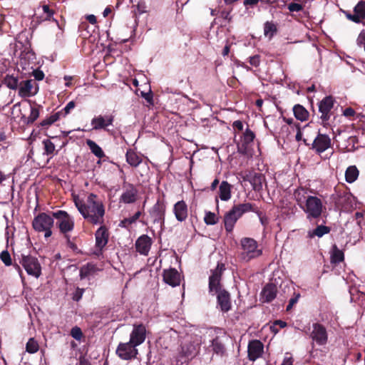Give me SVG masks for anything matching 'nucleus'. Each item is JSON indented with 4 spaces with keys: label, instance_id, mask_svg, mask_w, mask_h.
Instances as JSON below:
<instances>
[{
    "label": "nucleus",
    "instance_id": "nucleus-13",
    "mask_svg": "<svg viewBox=\"0 0 365 365\" xmlns=\"http://www.w3.org/2000/svg\"><path fill=\"white\" fill-rule=\"evenodd\" d=\"M96 237V251L95 254L98 255L108 242L109 233L105 226L100 227L95 234Z\"/></svg>",
    "mask_w": 365,
    "mask_h": 365
},
{
    "label": "nucleus",
    "instance_id": "nucleus-53",
    "mask_svg": "<svg viewBox=\"0 0 365 365\" xmlns=\"http://www.w3.org/2000/svg\"><path fill=\"white\" fill-rule=\"evenodd\" d=\"M355 114H356L355 110L350 107L346 108L343 110V115L346 118L354 117L355 115Z\"/></svg>",
    "mask_w": 365,
    "mask_h": 365
},
{
    "label": "nucleus",
    "instance_id": "nucleus-3",
    "mask_svg": "<svg viewBox=\"0 0 365 365\" xmlns=\"http://www.w3.org/2000/svg\"><path fill=\"white\" fill-rule=\"evenodd\" d=\"M240 260L248 262L262 255V251L258 247L256 240L250 237H244L240 240Z\"/></svg>",
    "mask_w": 365,
    "mask_h": 365
},
{
    "label": "nucleus",
    "instance_id": "nucleus-5",
    "mask_svg": "<svg viewBox=\"0 0 365 365\" xmlns=\"http://www.w3.org/2000/svg\"><path fill=\"white\" fill-rule=\"evenodd\" d=\"M301 209L306 213L307 218L311 220L319 218L326 208L321 199L316 196H309L306 203L302 205Z\"/></svg>",
    "mask_w": 365,
    "mask_h": 365
},
{
    "label": "nucleus",
    "instance_id": "nucleus-50",
    "mask_svg": "<svg viewBox=\"0 0 365 365\" xmlns=\"http://www.w3.org/2000/svg\"><path fill=\"white\" fill-rule=\"evenodd\" d=\"M71 335L75 339L81 340V339L83 336V333L81 331V329L79 327H75L72 328V329L71 331Z\"/></svg>",
    "mask_w": 365,
    "mask_h": 365
},
{
    "label": "nucleus",
    "instance_id": "nucleus-31",
    "mask_svg": "<svg viewBox=\"0 0 365 365\" xmlns=\"http://www.w3.org/2000/svg\"><path fill=\"white\" fill-rule=\"evenodd\" d=\"M126 161L131 166L137 167L142 162V158L134 150L130 149L126 153Z\"/></svg>",
    "mask_w": 365,
    "mask_h": 365
},
{
    "label": "nucleus",
    "instance_id": "nucleus-47",
    "mask_svg": "<svg viewBox=\"0 0 365 365\" xmlns=\"http://www.w3.org/2000/svg\"><path fill=\"white\" fill-rule=\"evenodd\" d=\"M27 48H26L23 52L21 53L20 54V60H21V63H23V61L24 60H26V59H28L29 61H34L35 59V53L31 51H29L28 50L27 51H26Z\"/></svg>",
    "mask_w": 365,
    "mask_h": 365
},
{
    "label": "nucleus",
    "instance_id": "nucleus-48",
    "mask_svg": "<svg viewBox=\"0 0 365 365\" xmlns=\"http://www.w3.org/2000/svg\"><path fill=\"white\" fill-rule=\"evenodd\" d=\"M0 259H1V261L4 263V264L6 266H9L12 263L10 254L6 250H4L1 252Z\"/></svg>",
    "mask_w": 365,
    "mask_h": 365
},
{
    "label": "nucleus",
    "instance_id": "nucleus-30",
    "mask_svg": "<svg viewBox=\"0 0 365 365\" xmlns=\"http://www.w3.org/2000/svg\"><path fill=\"white\" fill-rule=\"evenodd\" d=\"M330 232V228L327 226L324 225H319L315 229L312 230H309L307 232V236L309 238H313L314 237H322L326 234H328Z\"/></svg>",
    "mask_w": 365,
    "mask_h": 365
},
{
    "label": "nucleus",
    "instance_id": "nucleus-35",
    "mask_svg": "<svg viewBox=\"0 0 365 365\" xmlns=\"http://www.w3.org/2000/svg\"><path fill=\"white\" fill-rule=\"evenodd\" d=\"M293 111L294 116L302 121L305 120L308 116L307 110L300 105L294 106Z\"/></svg>",
    "mask_w": 365,
    "mask_h": 365
},
{
    "label": "nucleus",
    "instance_id": "nucleus-46",
    "mask_svg": "<svg viewBox=\"0 0 365 365\" xmlns=\"http://www.w3.org/2000/svg\"><path fill=\"white\" fill-rule=\"evenodd\" d=\"M255 138V134L252 131L249 129H247L242 137V143L244 145H249L250 143L253 141Z\"/></svg>",
    "mask_w": 365,
    "mask_h": 365
},
{
    "label": "nucleus",
    "instance_id": "nucleus-7",
    "mask_svg": "<svg viewBox=\"0 0 365 365\" xmlns=\"http://www.w3.org/2000/svg\"><path fill=\"white\" fill-rule=\"evenodd\" d=\"M200 344V337L188 336L184 339L181 345V351L184 356L192 357L198 353Z\"/></svg>",
    "mask_w": 365,
    "mask_h": 365
},
{
    "label": "nucleus",
    "instance_id": "nucleus-6",
    "mask_svg": "<svg viewBox=\"0 0 365 365\" xmlns=\"http://www.w3.org/2000/svg\"><path fill=\"white\" fill-rule=\"evenodd\" d=\"M53 217L56 220V224L61 233L67 237L68 233L74 227V220L66 211L58 210L53 212Z\"/></svg>",
    "mask_w": 365,
    "mask_h": 365
},
{
    "label": "nucleus",
    "instance_id": "nucleus-1",
    "mask_svg": "<svg viewBox=\"0 0 365 365\" xmlns=\"http://www.w3.org/2000/svg\"><path fill=\"white\" fill-rule=\"evenodd\" d=\"M73 198L76 207L85 220L94 225L103 222L105 208L97 195L91 193L83 199L77 195H73Z\"/></svg>",
    "mask_w": 365,
    "mask_h": 365
},
{
    "label": "nucleus",
    "instance_id": "nucleus-28",
    "mask_svg": "<svg viewBox=\"0 0 365 365\" xmlns=\"http://www.w3.org/2000/svg\"><path fill=\"white\" fill-rule=\"evenodd\" d=\"M207 351L213 352L217 355H222L225 352V347L218 337L212 339L210 346L207 347Z\"/></svg>",
    "mask_w": 365,
    "mask_h": 365
},
{
    "label": "nucleus",
    "instance_id": "nucleus-40",
    "mask_svg": "<svg viewBox=\"0 0 365 365\" xmlns=\"http://www.w3.org/2000/svg\"><path fill=\"white\" fill-rule=\"evenodd\" d=\"M263 176L260 174H255L252 179L250 182L252 185V187L255 190H259L262 187Z\"/></svg>",
    "mask_w": 365,
    "mask_h": 365
},
{
    "label": "nucleus",
    "instance_id": "nucleus-42",
    "mask_svg": "<svg viewBox=\"0 0 365 365\" xmlns=\"http://www.w3.org/2000/svg\"><path fill=\"white\" fill-rule=\"evenodd\" d=\"M39 116V110L37 108L31 106L30 114L25 118L24 122L26 124L33 123Z\"/></svg>",
    "mask_w": 365,
    "mask_h": 365
},
{
    "label": "nucleus",
    "instance_id": "nucleus-44",
    "mask_svg": "<svg viewBox=\"0 0 365 365\" xmlns=\"http://www.w3.org/2000/svg\"><path fill=\"white\" fill-rule=\"evenodd\" d=\"M218 217L212 212H207L204 217L205 224L209 225H215L218 222Z\"/></svg>",
    "mask_w": 365,
    "mask_h": 365
},
{
    "label": "nucleus",
    "instance_id": "nucleus-21",
    "mask_svg": "<svg viewBox=\"0 0 365 365\" xmlns=\"http://www.w3.org/2000/svg\"><path fill=\"white\" fill-rule=\"evenodd\" d=\"M173 213L178 221H185L188 215V208L185 202L183 200L177 202L173 206Z\"/></svg>",
    "mask_w": 365,
    "mask_h": 365
},
{
    "label": "nucleus",
    "instance_id": "nucleus-11",
    "mask_svg": "<svg viewBox=\"0 0 365 365\" xmlns=\"http://www.w3.org/2000/svg\"><path fill=\"white\" fill-rule=\"evenodd\" d=\"M310 338L319 346H324L327 343L328 334L326 328L318 323L312 325Z\"/></svg>",
    "mask_w": 365,
    "mask_h": 365
},
{
    "label": "nucleus",
    "instance_id": "nucleus-27",
    "mask_svg": "<svg viewBox=\"0 0 365 365\" xmlns=\"http://www.w3.org/2000/svg\"><path fill=\"white\" fill-rule=\"evenodd\" d=\"M232 186L227 181H222L219 187L218 195L219 197L222 201H228L232 197Z\"/></svg>",
    "mask_w": 365,
    "mask_h": 365
},
{
    "label": "nucleus",
    "instance_id": "nucleus-60",
    "mask_svg": "<svg viewBox=\"0 0 365 365\" xmlns=\"http://www.w3.org/2000/svg\"><path fill=\"white\" fill-rule=\"evenodd\" d=\"M298 298H299V295L296 296L294 298L290 299L289 304L287 307V311H289L292 308L293 305L295 303H297V302L298 301Z\"/></svg>",
    "mask_w": 365,
    "mask_h": 365
},
{
    "label": "nucleus",
    "instance_id": "nucleus-17",
    "mask_svg": "<svg viewBox=\"0 0 365 365\" xmlns=\"http://www.w3.org/2000/svg\"><path fill=\"white\" fill-rule=\"evenodd\" d=\"M146 336V329L143 324L134 325L130 335V341L135 346H139L144 342Z\"/></svg>",
    "mask_w": 365,
    "mask_h": 365
},
{
    "label": "nucleus",
    "instance_id": "nucleus-49",
    "mask_svg": "<svg viewBox=\"0 0 365 365\" xmlns=\"http://www.w3.org/2000/svg\"><path fill=\"white\" fill-rule=\"evenodd\" d=\"M303 4L299 3H290L288 4V9L291 12H298L303 9Z\"/></svg>",
    "mask_w": 365,
    "mask_h": 365
},
{
    "label": "nucleus",
    "instance_id": "nucleus-41",
    "mask_svg": "<svg viewBox=\"0 0 365 365\" xmlns=\"http://www.w3.org/2000/svg\"><path fill=\"white\" fill-rule=\"evenodd\" d=\"M42 11L43 14L39 17L41 21L50 20L53 14V12L49 9L48 5H43L41 7L37 9L38 11Z\"/></svg>",
    "mask_w": 365,
    "mask_h": 365
},
{
    "label": "nucleus",
    "instance_id": "nucleus-33",
    "mask_svg": "<svg viewBox=\"0 0 365 365\" xmlns=\"http://www.w3.org/2000/svg\"><path fill=\"white\" fill-rule=\"evenodd\" d=\"M359 173V170L355 165L348 167L345 172L346 181L349 183L354 182L358 178Z\"/></svg>",
    "mask_w": 365,
    "mask_h": 365
},
{
    "label": "nucleus",
    "instance_id": "nucleus-38",
    "mask_svg": "<svg viewBox=\"0 0 365 365\" xmlns=\"http://www.w3.org/2000/svg\"><path fill=\"white\" fill-rule=\"evenodd\" d=\"M43 144L44 146V153L43 154L46 155H53L56 152V146L53 142H51L49 139H46L43 141Z\"/></svg>",
    "mask_w": 365,
    "mask_h": 365
},
{
    "label": "nucleus",
    "instance_id": "nucleus-12",
    "mask_svg": "<svg viewBox=\"0 0 365 365\" xmlns=\"http://www.w3.org/2000/svg\"><path fill=\"white\" fill-rule=\"evenodd\" d=\"M225 269L223 264H218L217 267L212 271V274L209 278V289L210 292H215V294L222 291L220 285V279L222 272Z\"/></svg>",
    "mask_w": 365,
    "mask_h": 365
},
{
    "label": "nucleus",
    "instance_id": "nucleus-19",
    "mask_svg": "<svg viewBox=\"0 0 365 365\" xmlns=\"http://www.w3.org/2000/svg\"><path fill=\"white\" fill-rule=\"evenodd\" d=\"M163 281L172 287L178 286L180 283V274L174 268L165 269L163 272Z\"/></svg>",
    "mask_w": 365,
    "mask_h": 365
},
{
    "label": "nucleus",
    "instance_id": "nucleus-55",
    "mask_svg": "<svg viewBox=\"0 0 365 365\" xmlns=\"http://www.w3.org/2000/svg\"><path fill=\"white\" fill-rule=\"evenodd\" d=\"M249 61L251 65H252L254 66H259V62H260L259 56L258 55L251 56V57H250Z\"/></svg>",
    "mask_w": 365,
    "mask_h": 365
},
{
    "label": "nucleus",
    "instance_id": "nucleus-64",
    "mask_svg": "<svg viewBox=\"0 0 365 365\" xmlns=\"http://www.w3.org/2000/svg\"><path fill=\"white\" fill-rule=\"evenodd\" d=\"M86 19L92 24H95L97 22L96 16L93 14L88 15Z\"/></svg>",
    "mask_w": 365,
    "mask_h": 365
},
{
    "label": "nucleus",
    "instance_id": "nucleus-10",
    "mask_svg": "<svg viewBox=\"0 0 365 365\" xmlns=\"http://www.w3.org/2000/svg\"><path fill=\"white\" fill-rule=\"evenodd\" d=\"M136 346L130 341L126 343H120L117 347L116 354L123 360L135 359L138 354Z\"/></svg>",
    "mask_w": 365,
    "mask_h": 365
},
{
    "label": "nucleus",
    "instance_id": "nucleus-37",
    "mask_svg": "<svg viewBox=\"0 0 365 365\" xmlns=\"http://www.w3.org/2000/svg\"><path fill=\"white\" fill-rule=\"evenodd\" d=\"M344 260V252L337 248L336 245L333 247L331 256V261L333 263H339Z\"/></svg>",
    "mask_w": 365,
    "mask_h": 365
},
{
    "label": "nucleus",
    "instance_id": "nucleus-15",
    "mask_svg": "<svg viewBox=\"0 0 365 365\" xmlns=\"http://www.w3.org/2000/svg\"><path fill=\"white\" fill-rule=\"evenodd\" d=\"M331 138L325 134H319L312 143V148L319 154L331 147Z\"/></svg>",
    "mask_w": 365,
    "mask_h": 365
},
{
    "label": "nucleus",
    "instance_id": "nucleus-29",
    "mask_svg": "<svg viewBox=\"0 0 365 365\" xmlns=\"http://www.w3.org/2000/svg\"><path fill=\"white\" fill-rule=\"evenodd\" d=\"M97 270L98 269L94 264L88 263L81 267L80 277L81 279L89 277L93 275L97 272Z\"/></svg>",
    "mask_w": 365,
    "mask_h": 365
},
{
    "label": "nucleus",
    "instance_id": "nucleus-23",
    "mask_svg": "<svg viewBox=\"0 0 365 365\" xmlns=\"http://www.w3.org/2000/svg\"><path fill=\"white\" fill-rule=\"evenodd\" d=\"M346 17L356 23H359L362 19H365V2L359 1L354 7L353 14H346Z\"/></svg>",
    "mask_w": 365,
    "mask_h": 365
},
{
    "label": "nucleus",
    "instance_id": "nucleus-43",
    "mask_svg": "<svg viewBox=\"0 0 365 365\" xmlns=\"http://www.w3.org/2000/svg\"><path fill=\"white\" fill-rule=\"evenodd\" d=\"M277 31V27L276 25L269 21H267L264 24V34L266 36H269V38L273 36V35Z\"/></svg>",
    "mask_w": 365,
    "mask_h": 365
},
{
    "label": "nucleus",
    "instance_id": "nucleus-58",
    "mask_svg": "<svg viewBox=\"0 0 365 365\" xmlns=\"http://www.w3.org/2000/svg\"><path fill=\"white\" fill-rule=\"evenodd\" d=\"M141 96L143 98H144L148 103H151L152 101H153V96L151 94V92H148V93H145V92H141Z\"/></svg>",
    "mask_w": 365,
    "mask_h": 365
},
{
    "label": "nucleus",
    "instance_id": "nucleus-57",
    "mask_svg": "<svg viewBox=\"0 0 365 365\" xmlns=\"http://www.w3.org/2000/svg\"><path fill=\"white\" fill-rule=\"evenodd\" d=\"M293 358L287 354L281 365H293Z\"/></svg>",
    "mask_w": 365,
    "mask_h": 365
},
{
    "label": "nucleus",
    "instance_id": "nucleus-36",
    "mask_svg": "<svg viewBox=\"0 0 365 365\" xmlns=\"http://www.w3.org/2000/svg\"><path fill=\"white\" fill-rule=\"evenodd\" d=\"M4 82L9 88L12 90H16L19 86L18 78L14 76L6 75Z\"/></svg>",
    "mask_w": 365,
    "mask_h": 365
},
{
    "label": "nucleus",
    "instance_id": "nucleus-62",
    "mask_svg": "<svg viewBox=\"0 0 365 365\" xmlns=\"http://www.w3.org/2000/svg\"><path fill=\"white\" fill-rule=\"evenodd\" d=\"M296 129H297V133H296L295 138L297 141H300L302 138V133L301 132L300 128L298 125H296Z\"/></svg>",
    "mask_w": 365,
    "mask_h": 365
},
{
    "label": "nucleus",
    "instance_id": "nucleus-20",
    "mask_svg": "<svg viewBox=\"0 0 365 365\" xmlns=\"http://www.w3.org/2000/svg\"><path fill=\"white\" fill-rule=\"evenodd\" d=\"M152 245V240L146 235L138 237L135 242L136 250L141 255H147Z\"/></svg>",
    "mask_w": 365,
    "mask_h": 365
},
{
    "label": "nucleus",
    "instance_id": "nucleus-61",
    "mask_svg": "<svg viewBox=\"0 0 365 365\" xmlns=\"http://www.w3.org/2000/svg\"><path fill=\"white\" fill-rule=\"evenodd\" d=\"M75 103L73 101H70L64 108L65 114H68L71 110L74 108Z\"/></svg>",
    "mask_w": 365,
    "mask_h": 365
},
{
    "label": "nucleus",
    "instance_id": "nucleus-25",
    "mask_svg": "<svg viewBox=\"0 0 365 365\" xmlns=\"http://www.w3.org/2000/svg\"><path fill=\"white\" fill-rule=\"evenodd\" d=\"M277 296V287L273 284H267L262 289L261 292V300L262 302H269Z\"/></svg>",
    "mask_w": 365,
    "mask_h": 365
},
{
    "label": "nucleus",
    "instance_id": "nucleus-4",
    "mask_svg": "<svg viewBox=\"0 0 365 365\" xmlns=\"http://www.w3.org/2000/svg\"><path fill=\"white\" fill-rule=\"evenodd\" d=\"M54 225V218L45 212L36 216L32 222L33 228L38 232H44V237L48 238L52 235V227Z\"/></svg>",
    "mask_w": 365,
    "mask_h": 365
},
{
    "label": "nucleus",
    "instance_id": "nucleus-59",
    "mask_svg": "<svg viewBox=\"0 0 365 365\" xmlns=\"http://www.w3.org/2000/svg\"><path fill=\"white\" fill-rule=\"evenodd\" d=\"M6 135L4 133L1 132L0 133V146L2 148H6L7 146V143L6 142Z\"/></svg>",
    "mask_w": 365,
    "mask_h": 365
},
{
    "label": "nucleus",
    "instance_id": "nucleus-52",
    "mask_svg": "<svg viewBox=\"0 0 365 365\" xmlns=\"http://www.w3.org/2000/svg\"><path fill=\"white\" fill-rule=\"evenodd\" d=\"M357 43L359 46L362 47L365 51V30H363L359 34L357 38Z\"/></svg>",
    "mask_w": 365,
    "mask_h": 365
},
{
    "label": "nucleus",
    "instance_id": "nucleus-16",
    "mask_svg": "<svg viewBox=\"0 0 365 365\" xmlns=\"http://www.w3.org/2000/svg\"><path fill=\"white\" fill-rule=\"evenodd\" d=\"M247 352L249 359L254 361L262 356L264 352V345L259 340L250 341L248 344Z\"/></svg>",
    "mask_w": 365,
    "mask_h": 365
},
{
    "label": "nucleus",
    "instance_id": "nucleus-63",
    "mask_svg": "<svg viewBox=\"0 0 365 365\" xmlns=\"http://www.w3.org/2000/svg\"><path fill=\"white\" fill-rule=\"evenodd\" d=\"M233 127L239 130H242L243 129V124L240 120H236L233 123Z\"/></svg>",
    "mask_w": 365,
    "mask_h": 365
},
{
    "label": "nucleus",
    "instance_id": "nucleus-51",
    "mask_svg": "<svg viewBox=\"0 0 365 365\" xmlns=\"http://www.w3.org/2000/svg\"><path fill=\"white\" fill-rule=\"evenodd\" d=\"M141 212H137L133 216L125 219L122 223H127L128 225H131L132 223L135 222L140 216Z\"/></svg>",
    "mask_w": 365,
    "mask_h": 365
},
{
    "label": "nucleus",
    "instance_id": "nucleus-18",
    "mask_svg": "<svg viewBox=\"0 0 365 365\" xmlns=\"http://www.w3.org/2000/svg\"><path fill=\"white\" fill-rule=\"evenodd\" d=\"M114 117L111 115H98L91 120L93 130L106 129V128L113 124Z\"/></svg>",
    "mask_w": 365,
    "mask_h": 365
},
{
    "label": "nucleus",
    "instance_id": "nucleus-32",
    "mask_svg": "<svg viewBox=\"0 0 365 365\" xmlns=\"http://www.w3.org/2000/svg\"><path fill=\"white\" fill-rule=\"evenodd\" d=\"M86 145L88 146L91 153L98 158H102L105 156V153L102 148L93 140H86Z\"/></svg>",
    "mask_w": 365,
    "mask_h": 365
},
{
    "label": "nucleus",
    "instance_id": "nucleus-56",
    "mask_svg": "<svg viewBox=\"0 0 365 365\" xmlns=\"http://www.w3.org/2000/svg\"><path fill=\"white\" fill-rule=\"evenodd\" d=\"M83 291L84 290L83 289L78 288L76 292L73 294V299L77 302L79 301L83 296Z\"/></svg>",
    "mask_w": 365,
    "mask_h": 365
},
{
    "label": "nucleus",
    "instance_id": "nucleus-9",
    "mask_svg": "<svg viewBox=\"0 0 365 365\" xmlns=\"http://www.w3.org/2000/svg\"><path fill=\"white\" fill-rule=\"evenodd\" d=\"M334 104V100L332 96H329L323 98L319 103V111L320 113V119L325 126L331 115V109Z\"/></svg>",
    "mask_w": 365,
    "mask_h": 365
},
{
    "label": "nucleus",
    "instance_id": "nucleus-45",
    "mask_svg": "<svg viewBox=\"0 0 365 365\" xmlns=\"http://www.w3.org/2000/svg\"><path fill=\"white\" fill-rule=\"evenodd\" d=\"M60 115H61L60 113H56L51 115L48 118H47L44 119L43 120H42L41 123V125L42 126L51 125V124H53V123L56 122L59 119Z\"/></svg>",
    "mask_w": 365,
    "mask_h": 365
},
{
    "label": "nucleus",
    "instance_id": "nucleus-54",
    "mask_svg": "<svg viewBox=\"0 0 365 365\" xmlns=\"http://www.w3.org/2000/svg\"><path fill=\"white\" fill-rule=\"evenodd\" d=\"M33 76L35 78L36 80L41 81L44 78V73L41 70H34L33 71Z\"/></svg>",
    "mask_w": 365,
    "mask_h": 365
},
{
    "label": "nucleus",
    "instance_id": "nucleus-22",
    "mask_svg": "<svg viewBox=\"0 0 365 365\" xmlns=\"http://www.w3.org/2000/svg\"><path fill=\"white\" fill-rule=\"evenodd\" d=\"M138 190L133 185H128L125 187L124 192L120 197V202L125 204L133 203L137 198Z\"/></svg>",
    "mask_w": 365,
    "mask_h": 365
},
{
    "label": "nucleus",
    "instance_id": "nucleus-26",
    "mask_svg": "<svg viewBox=\"0 0 365 365\" xmlns=\"http://www.w3.org/2000/svg\"><path fill=\"white\" fill-rule=\"evenodd\" d=\"M165 208L163 205L157 202L150 212L151 217L154 223H160V226L164 223Z\"/></svg>",
    "mask_w": 365,
    "mask_h": 365
},
{
    "label": "nucleus",
    "instance_id": "nucleus-24",
    "mask_svg": "<svg viewBox=\"0 0 365 365\" xmlns=\"http://www.w3.org/2000/svg\"><path fill=\"white\" fill-rule=\"evenodd\" d=\"M217 304L220 307L221 311L227 312L231 309V301L230 294L222 290L217 293Z\"/></svg>",
    "mask_w": 365,
    "mask_h": 365
},
{
    "label": "nucleus",
    "instance_id": "nucleus-14",
    "mask_svg": "<svg viewBox=\"0 0 365 365\" xmlns=\"http://www.w3.org/2000/svg\"><path fill=\"white\" fill-rule=\"evenodd\" d=\"M38 92V87L33 80L21 81L19 86V95L21 97L34 96Z\"/></svg>",
    "mask_w": 365,
    "mask_h": 365
},
{
    "label": "nucleus",
    "instance_id": "nucleus-2",
    "mask_svg": "<svg viewBox=\"0 0 365 365\" xmlns=\"http://www.w3.org/2000/svg\"><path fill=\"white\" fill-rule=\"evenodd\" d=\"M250 211H254V206L251 203L247 202L234 205L224 217V224L226 231L228 232H232L237 220L244 213Z\"/></svg>",
    "mask_w": 365,
    "mask_h": 365
},
{
    "label": "nucleus",
    "instance_id": "nucleus-39",
    "mask_svg": "<svg viewBox=\"0 0 365 365\" xmlns=\"http://www.w3.org/2000/svg\"><path fill=\"white\" fill-rule=\"evenodd\" d=\"M39 349L38 341L34 338H30L26 344V350L29 354L36 353Z\"/></svg>",
    "mask_w": 365,
    "mask_h": 365
},
{
    "label": "nucleus",
    "instance_id": "nucleus-8",
    "mask_svg": "<svg viewBox=\"0 0 365 365\" xmlns=\"http://www.w3.org/2000/svg\"><path fill=\"white\" fill-rule=\"evenodd\" d=\"M20 263L28 274L34 276L36 278L40 277L41 274V267L36 257L29 255H22Z\"/></svg>",
    "mask_w": 365,
    "mask_h": 365
},
{
    "label": "nucleus",
    "instance_id": "nucleus-34",
    "mask_svg": "<svg viewBox=\"0 0 365 365\" xmlns=\"http://www.w3.org/2000/svg\"><path fill=\"white\" fill-rule=\"evenodd\" d=\"M294 195L300 208L302 207V205L306 203L307 200L309 196L307 195L306 190L302 187L297 189L294 191Z\"/></svg>",
    "mask_w": 365,
    "mask_h": 365
}]
</instances>
